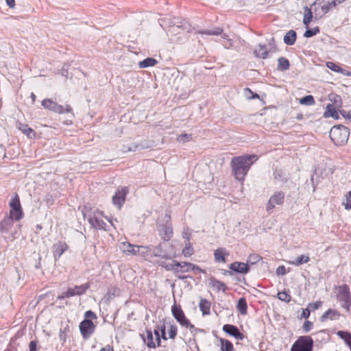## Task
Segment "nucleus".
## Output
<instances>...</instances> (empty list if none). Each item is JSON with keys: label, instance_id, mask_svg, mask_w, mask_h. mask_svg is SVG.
I'll list each match as a JSON object with an SVG mask.
<instances>
[{"label": "nucleus", "instance_id": "nucleus-42", "mask_svg": "<svg viewBox=\"0 0 351 351\" xmlns=\"http://www.w3.org/2000/svg\"><path fill=\"white\" fill-rule=\"evenodd\" d=\"M309 260V256L306 255H301L298 256L295 260L291 261L290 263L295 266H299L300 265L308 263Z\"/></svg>", "mask_w": 351, "mask_h": 351}, {"label": "nucleus", "instance_id": "nucleus-26", "mask_svg": "<svg viewBox=\"0 0 351 351\" xmlns=\"http://www.w3.org/2000/svg\"><path fill=\"white\" fill-rule=\"evenodd\" d=\"M326 66L331 71H335L336 73H341L346 76H351V72L343 69L335 62H328L326 63Z\"/></svg>", "mask_w": 351, "mask_h": 351}, {"label": "nucleus", "instance_id": "nucleus-46", "mask_svg": "<svg viewBox=\"0 0 351 351\" xmlns=\"http://www.w3.org/2000/svg\"><path fill=\"white\" fill-rule=\"evenodd\" d=\"M261 259V257L257 254H250L247 260L246 264L249 266V265H254L258 263Z\"/></svg>", "mask_w": 351, "mask_h": 351}, {"label": "nucleus", "instance_id": "nucleus-19", "mask_svg": "<svg viewBox=\"0 0 351 351\" xmlns=\"http://www.w3.org/2000/svg\"><path fill=\"white\" fill-rule=\"evenodd\" d=\"M346 0H322V10L324 14L334 9L337 5L343 3Z\"/></svg>", "mask_w": 351, "mask_h": 351}, {"label": "nucleus", "instance_id": "nucleus-18", "mask_svg": "<svg viewBox=\"0 0 351 351\" xmlns=\"http://www.w3.org/2000/svg\"><path fill=\"white\" fill-rule=\"evenodd\" d=\"M68 249V246L64 241H59L54 243L53 245V257L56 261L60 258V257L66 252Z\"/></svg>", "mask_w": 351, "mask_h": 351}, {"label": "nucleus", "instance_id": "nucleus-40", "mask_svg": "<svg viewBox=\"0 0 351 351\" xmlns=\"http://www.w3.org/2000/svg\"><path fill=\"white\" fill-rule=\"evenodd\" d=\"M237 308L241 315H245L247 313V304L244 298H241L239 300Z\"/></svg>", "mask_w": 351, "mask_h": 351}, {"label": "nucleus", "instance_id": "nucleus-45", "mask_svg": "<svg viewBox=\"0 0 351 351\" xmlns=\"http://www.w3.org/2000/svg\"><path fill=\"white\" fill-rule=\"evenodd\" d=\"M151 252L152 246L141 245L139 256L145 258L149 255H151Z\"/></svg>", "mask_w": 351, "mask_h": 351}, {"label": "nucleus", "instance_id": "nucleus-7", "mask_svg": "<svg viewBox=\"0 0 351 351\" xmlns=\"http://www.w3.org/2000/svg\"><path fill=\"white\" fill-rule=\"evenodd\" d=\"M313 340L311 336H301L292 345L291 351H313Z\"/></svg>", "mask_w": 351, "mask_h": 351}, {"label": "nucleus", "instance_id": "nucleus-59", "mask_svg": "<svg viewBox=\"0 0 351 351\" xmlns=\"http://www.w3.org/2000/svg\"><path fill=\"white\" fill-rule=\"evenodd\" d=\"M268 45L270 47V50L275 51L276 49L275 39L274 37H271L268 40Z\"/></svg>", "mask_w": 351, "mask_h": 351}, {"label": "nucleus", "instance_id": "nucleus-22", "mask_svg": "<svg viewBox=\"0 0 351 351\" xmlns=\"http://www.w3.org/2000/svg\"><path fill=\"white\" fill-rule=\"evenodd\" d=\"M151 145L149 144V143L145 141L139 143H134L130 145V147H128V149H123V153L146 149H149Z\"/></svg>", "mask_w": 351, "mask_h": 351}, {"label": "nucleus", "instance_id": "nucleus-50", "mask_svg": "<svg viewBox=\"0 0 351 351\" xmlns=\"http://www.w3.org/2000/svg\"><path fill=\"white\" fill-rule=\"evenodd\" d=\"M154 329H158V332L160 334V337L161 339L164 340H167V337L166 336V331H165V324L162 325H157L156 327Z\"/></svg>", "mask_w": 351, "mask_h": 351}, {"label": "nucleus", "instance_id": "nucleus-49", "mask_svg": "<svg viewBox=\"0 0 351 351\" xmlns=\"http://www.w3.org/2000/svg\"><path fill=\"white\" fill-rule=\"evenodd\" d=\"M278 298L279 300L289 302H290L291 297V295L286 291H281L278 293Z\"/></svg>", "mask_w": 351, "mask_h": 351}, {"label": "nucleus", "instance_id": "nucleus-39", "mask_svg": "<svg viewBox=\"0 0 351 351\" xmlns=\"http://www.w3.org/2000/svg\"><path fill=\"white\" fill-rule=\"evenodd\" d=\"M19 129L29 138H34L36 136L35 132L31 128L28 127L27 125L20 124Z\"/></svg>", "mask_w": 351, "mask_h": 351}, {"label": "nucleus", "instance_id": "nucleus-41", "mask_svg": "<svg viewBox=\"0 0 351 351\" xmlns=\"http://www.w3.org/2000/svg\"><path fill=\"white\" fill-rule=\"evenodd\" d=\"M312 18H313V14H312L311 10L309 8H308L307 6H306L304 8L303 23L306 26H308V24L311 23Z\"/></svg>", "mask_w": 351, "mask_h": 351}, {"label": "nucleus", "instance_id": "nucleus-9", "mask_svg": "<svg viewBox=\"0 0 351 351\" xmlns=\"http://www.w3.org/2000/svg\"><path fill=\"white\" fill-rule=\"evenodd\" d=\"M9 205L10 207V216L16 221L21 219L23 217V213L22 211L19 197L17 194L11 199Z\"/></svg>", "mask_w": 351, "mask_h": 351}, {"label": "nucleus", "instance_id": "nucleus-29", "mask_svg": "<svg viewBox=\"0 0 351 351\" xmlns=\"http://www.w3.org/2000/svg\"><path fill=\"white\" fill-rule=\"evenodd\" d=\"M210 302L206 299L202 298L199 301V307L203 315H210Z\"/></svg>", "mask_w": 351, "mask_h": 351}, {"label": "nucleus", "instance_id": "nucleus-48", "mask_svg": "<svg viewBox=\"0 0 351 351\" xmlns=\"http://www.w3.org/2000/svg\"><path fill=\"white\" fill-rule=\"evenodd\" d=\"M192 139V135L190 134H182L178 136L177 141L180 143L189 142Z\"/></svg>", "mask_w": 351, "mask_h": 351}, {"label": "nucleus", "instance_id": "nucleus-23", "mask_svg": "<svg viewBox=\"0 0 351 351\" xmlns=\"http://www.w3.org/2000/svg\"><path fill=\"white\" fill-rule=\"evenodd\" d=\"M209 285L212 287L216 289L217 291H222L223 293H225L228 289V287L224 282L217 280L213 276L209 278Z\"/></svg>", "mask_w": 351, "mask_h": 351}, {"label": "nucleus", "instance_id": "nucleus-54", "mask_svg": "<svg viewBox=\"0 0 351 351\" xmlns=\"http://www.w3.org/2000/svg\"><path fill=\"white\" fill-rule=\"evenodd\" d=\"M313 322H311L308 320H306L304 322V323L303 324L302 329L304 332H308L313 328Z\"/></svg>", "mask_w": 351, "mask_h": 351}, {"label": "nucleus", "instance_id": "nucleus-12", "mask_svg": "<svg viewBox=\"0 0 351 351\" xmlns=\"http://www.w3.org/2000/svg\"><path fill=\"white\" fill-rule=\"evenodd\" d=\"M79 328L83 338L88 339L95 331L96 326L92 320L84 319L80 322Z\"/></svg>", "mask_w": 351, "mask_h": 351}, {"label": "nucleus", "instance_id": "nucleus-43", "mask_svg": "<svg viewBox=\"0 0 351 351\" xmlns=\"http://www.w3.org/2000/svg\"><path fill=\"white\" fill-rule=\"evenodd\" d=\"M315 103L314 97L311 95H306L300 99V104L302 105L312 106Z\"/></svg>", "mask_w": 351, "mask_h": 351}, {"label": "nucleus", "instance_id": "nucleus-24", "mask_svg": "<svg viewBox=\"0 0 351 351\" xmlns=\"http://www.w3.org/2000/svg\"><path fill=\"white\" fill-rule=\"evenodd\" d=\"M146 336L142 335L144 343L147 345L149 348H156V345L154 341L153 332L151 329L146 328Z\"/></svg>", "mask_w": 351, "mask_h": 351}, {"label": "nucleus", "instance_id": "nucleus-13", "mask_svg": "<svg viewBox=\"0 0 351 351\" xmlns=\"http://www.w3.org/2000/svg\"><path fill=\"white\" fill-rule=\"evenodd\" d=\"M128 189L126 186L119 188L112 197V203L120 209L125 203V197L128 193Z\"/></svg>", "mask_w": 351, "mask_h": 351}, {"label": "nucleus", "instance_id": "nucleus-14", "mask_svg": "<svg viewBox=\"0 0 351 351\" xmlns=\"http://www.w3.org/2000/svg\"><path fill=\"white\" fill-rule=\"evenodd\" d=\"M285 199V193L282 191L276 192L272 196L270 197L267 205L266 210L270 212L276 206L282 205Z\"/></svg>", "mask_w": 351, "mask_h": 351}, {"label": "nucleus", "instance_id": "nucleus-11", "mask_svg": "<svg viewBox=\"0 0 351 351\" xmlns=\"http://www.w3.org/2000/svg\"><path fill=\"white\" fill-rule=\"evenodd\" d=\"M197 34H206L209 36H219L220 35L223 39L228 40L229 41V45H224V47L226 49H229L232 46V43L230 39H229V36L223 32V29L219 27H215L210 29H201L198 30Z\"/></svg>", "mask_w": 351, "mask_h": 351}, {"label": "nucleus", "instance_id": "nucleus-63", "mask_svg": "<svg viewBox=\"0 0 351 351\" xmlns=\"http://www.w3.org/2000/svg\"><path fill=\"white\" fill-rule=\"evenodd\" d=\"M244 95L247 99H249V96L253 95V92L249 88H244Z\"/></svg>", "mask_w": 351, "mask_h": 351}, {"label": "nucleus", "instance_id": "nucleus-6", "mask_svg": "<svg viewBox=\"0 0 351 351\" xmlns=\"http://www.w3.org/2000/svg\"><path fill=\"white\" fill-rule=\"evenodd\" d=\"M90 285L89 282L81 285H75L74 287H68L67 290L62 292L61 295L57 297L58 300H63L64 298H69L71 297L84 295L86 291L90 288Z\"/></svg>", "mask_w": 351, "mask_h": 351}, {"label": "nucleus", "instance_id": "nucleus-57", "mask_svg": "<svg viewBox=\"0 0 351 351\" xmlns=\"http://www.w3.org/2000/svg\"><path fill=\"white\" fill-rule=\"evenodd\" d=\"M311 314V309L308 307L306 308L302 309V312L301 314V317L307 319L309 317Z\"/></svg>", "mask_w": 351, "mask_h": 351}, {"label": "nucleus", "instance_id": "nucleus-17", "mask_svg": "<svg viewBox=\"0 0 351 351\" xmlns=\"http://www.w3.org/2000/svg\"><path fill=\"white\" fill-rule=\"evenodd\" d=\"M151 253V256L158 257L165 260L171 259V256L166 252L162 243H160L154 247H152Z\"/></svg>", "mask_w": 351, "mask_h": 351}, {"label": "nucleus", "instance_id": "nucleus-1", "mask_svg": "<svg viewBox=\"0 0 351 351\" xmlns=\"http://www.w3.org/2000/svg\"><path fill=\"white\" fill-rule=\"evenodd\" d=\"M256 160L257 156L256 155L233 157L231 160V165L235 178L239 181L243 180L251 165Z\"/></svg>", "mask_w": 351, "mask_h": 351}, {"label": "nucleus", "instance_id": "nucleus-52", "mask_svg": "<svg viewBox=\"0 0 351 351\" xmlns=\"http://www.w3.org/2000/svg\"><path fill=\"white\" fill-rule=\"evenodd\" d=\"M322 301H317L315 302L309 303L308 304L307 307L309 308L311 311H315V310L318 309L319 308H320L322 306Z\"/></svg>", "mask_w": 351, "mask_h": 351}, {"label": "nucleus", "instance_id": "nucleus-36", "mask_svg": "<svg viewBox=\"0 0 351 351\" xmlns=\"http://www.w3.org/2000/svg\"><path fill=\"white\" fill-rule=\"evenodd\" d=\"M338 337L343 339L346 344L349 346L351 350V333L348 331L339 330L337 332Z\"/></svg>", "mask_w": 351, "mask_h": 351}, {"label": "nucleus", "instance_id": "nucleus-21", "mask_svg": "<svg viewBox=\"0 0 351 351\" xmlns=\"http://www.w3.org/2000/svg\"><path fill=\"white\" fill-rule=\"evenodd\" d=\"M341 314L335 309H328L320 317L321 322H326L330 319L332 321L339 319Z\"/></svg>", "mask_w": 351, "mask_h": 351}, {"label": "nucleus", "instance_id": "nucleus-44", "mask_svg": "<svg viewBox=\"0 0 351 351\" xmlns=\"http://www.w3.org/2000/svg\"><path fill=\"white\" fill-rule=\"evenodd\" d=\"M182 254L185 257H189L193 254V249L189 241L185 243V247L182 250Z\"/></svg>", "mask_w": 351, "mask_h": 351}, {"label": "nucleus", "instance_id": "nucleus-53", "mask_svg": "<svg viewBox=\"0 0 351 351\" xmlns=\"http://www.w3.org/2000/svg\"><path fill=\"white\" fill-rule=\"evenodd\" d=\"M346 210L351 209V191L346 195V202L343 203Z\"/></svg>", "mask_w": 351, "mask_h": 351}, {"label": "nucleus", "instance_id": "nucleus-27", "mask_svg": "<svg viewBox=\"0 0 351 351\" xmlns=\"http://www.w3.org/2000/svg\"><path fill=\"white\" fill-rule=\"evenodd\" d=\"M225 255H228L224 248H218L214 252L215 261L217 263H226Z\"/></svg>", "mask_w": 351, "mask_h": 351}, {"label": "nucleus", "instance_id": "nucleus-34", "mask_svg": "<svg viewBox=\"0 0 351 351\" xmlns=\"http://www.w3.org/2000/svg\"><path fill=\"white\" fill-rule=\"evenodd\" d=\"M290 67V63L288 59L285 57H280L278 59V66L277 69L278 71H287Z\"/></svg>", "mask_w": 351, "mask_h": 351}, {"label": "nucleus", "instance_id": "nucleus-4", "mask_svg": "<svg viewBox=\"0 0 351 351\" xmlns=\"http://www.w3.org/2000/svg\"><path fill=\"white\" fill-rule=\"evenodd\" d=\"M84 217H87L88 221L93 228L98 230L106 229V223L103 220L104 213L102 211L95 210L87 216L86 214L84 213Z\"/></svg>", "mask_w": 351, "mask_h": 351}, {"label": "nucleus", "instance_id": "nucleus-37", "mask_svg": "<svg viewBox=\"0 0 351 351\" xmlns=\"http://www.w3.org/2000/svg\"><path fill=\"white\" fill-rule=\"evenodd\" d=\"M157 60L153 58H147L143 61L139 62L138 66L141 69L154 66L157 64Z\"/></svg>", "mask_w": 351, "mask_h": 351}, {"label": "nucleus", "instance_id": "nucleus-31", "mask_svg": "<svg viewBox=\"0 0 351 351\" xmlns=\"http://www.w3.org/2000/svg\"><path fill=\"white\" fill-rule=\"evenodd\" d=\"M296 37V32L294 30H289L284 36V43L287 45H293L295 43Z\"/></svg>", "mask_w": 351, "mask_h": 351}, {"label": "nucleus", "instance_id": "nucleus-28", "mask_svg": "<svg viewBox=\"0 0 351 351\" xmlns=\"http://www.w3.org/2000/svg\"><path fill=\"white\" fill-rule=\"evenodd\" d=\"M13 220H14V218L11 217V216L5 217L1 222H0V230L2 232H7L10 228L12 227L13 225Z\"/></svg>", "mask_w": 351, "mask_h": 351}, {"label": "nucleus", "instance_id": "nucleus-33", "mask_svg": "<svg viewBox=\"0 0 351 351\" xmlns=\"http://www.w3.org/2000/svg\"><path fill=\"white\" fill-rule=\"evenodd\" d=\"M221 351H234L233 344L228 339L219 338Z\"/></svg>", "mask_w": 351, "mask_h": 351}, {"label": "nucleus", "instance_id": "nucleus-30", "mask_svg": "<svg viewBox=\"0 0 351 351\" xmlns=\"http://www.w3.org/2000/svg\"><path fill=\"white\" fill-rule=\"evenodd\" d=\"M177 264H180V265H178L180 272H188L189 271H194L195 269H199L197 266L189 263L177 261Z\"/></svg>", "mask_w": 351, "mask_h": 351}, {"label": "nucleus", "instance_id": "nucleus-8", "mask_svg": "<svg viewBox=\"0 0 351 351\" xmlns=\"http://www.w3.org/2000/svg\"><path fill=\"white\" fill-rule=\"evenodd\" d=\"M42 106L45 109L51 110L56 113H71V115L73 117V114L72 112V108L69 105H66L65 106H64L58 104V103L53 101L50 99H45L43 100Z\"/></svg>", "mask_w": 351, "mask_h": 351}, {"label": "nucleus", "instance_id": "nucleus-51", "mask_svg": "<svg viewBox=\"0 0 351 351\" xmlns=\"http://www.w3.org/2000/svg\"><path fill=\"white\" fill-rule=\"evenodd\" d=\"M178 328L176 325H171L169 330V338L173 339L177 335Z\"/></svg>", "mask_w": 351, "mask_h": 351}, {"label": "nucleus", "instance_id": "nucleus-15", "mask_svg": "<svg viewBox=\"0 0 351 351\" xmlns=\"http://www.w3.org/2000/svg\"><path fill=\"white\" fill-rule=\"evenodd\" d=\"M171 313L173 317L182 326L189 324V320L186 317L180 306H178L176 304L173 305L171 307Z\"/></svg>", "mask_w": 351, "mask_h": 351}, {"label": "nucleus", "instance_id": "nucleus-2", "mask_svg": "<svg viewBox=\"0 0 351 351\" xmlns=\"http://www.w3.org/2000/svg\"><path fill=\"white\" fill-rule=\"evenodd\" d=\"M350 136L349 129L342 125H334L330 131L331 141L337 146L346 144Z\"/></svg>", "mask_w": 351, "mask_h": 351}, {"label": "nucleus", "instance_id": "nucleus-25", "mask_svg": "<svg viewBox=\"0 0 351 351\" xmlns=\"http://www.w3.org/2000/svg\"><path fill=\"white\" fill-rule=\"evenodd\" d=\"M269 51L267 49L266 45L265 44H259L257 46V48L255 49L254 53V56L257 58L266 59L267 58Z\"/></svg>", "mask_w": 351, "mask_h": 351}, {"label": "nucleus", "instance_id": "nucleus-62", "mask_svg": "<svg viewBox=\"0 0 351 351\" xmlns=\"http://www.w3.org/2000/svg\"><path fill=\"white\" fill-rule=\"evenodd\" d=\"M66 333L64 332V330H62V329H60V332H59V338L60 339V341H62L63 343L66 341Z\"/></svg>", "mask_w": 351, "mask_h": 351}, {"label": "nucleus", "instance_id": "nucleus-20", "mask_svg": "<svg viewBox=\"0 0 351 351\" xmlns=\"http://www.w3.org/2000/svg\"><path fill=\"white\" fill-rule=\"evenodd\" d=\"M229 268L233 271L243 274H245L250 271V267L247 264L237 261L231 263Z\"/></svg>", "mask_w": 351, "mask_h": 351}, {"label": "nucleus", "instance_id": "nucleus-60", "mask_svg": "<svg viewBox=\"0 0 351 351\" xmlns=\"http://www.w3.org/2000/svg\"><path fill=\"white\" fill-rule=\"evenodd\" d=\"M140 248H141V245H135L134 248L132 249V251L131 252V256H139Z\"/></svg>", "mask_w": 351, "mask_h": 351}, {"label": "nucleus", "instance_id": "nucleus-3", "mask_svg": "<svg viewBox=\"0 0 351 351\" xmlns=\"http://www.w3.org/2000/svg\"><path fill=\"white\" fill-rule=\"evenodd\" d=\"M163 222H157V230L160 238L165 241H169L173 237V228L171 223V216L169 214H165L163 218Z\"/></svg>", "mask_w": 351, "mask_h": 351}, {"label": "nucleus", "instance_id": "nucleus-32", "mask_svg": "<svg viewBox=\"0 0 351 351\" xmlns=\"http://www.w3.org/2000/svg\"><path fill=\"white\" fill-rule=\"evenodd\" d=\"M324 117L326 118L332 117L335 119H339V114L333 104H328Z\"/></svg>", "mask_w": 351, "mask_h": 351}, {"label": "nucleus", "instance_id": "nucleus-16", "mask_svg": "<svg viewBox=\"0 0 351 351\" xmlns=\"http://www.w3.org/2000/svg\"><path fill=\"white\" fill-rule=\"evenodd\" d=\"M223 330L238 340H243L245 337L244 335L241 333L239 329L234 325L225 324L223 326Z\"/></svg>", "mask_w": 351, "mask_h": 351}, {"label": "nucleus", "instance_id": "nucleus-58", "mask_svg": "<svg viewBox=\"0 0 351 351\" xmlns=\"http://www.w3.org/2000/svg\"><path fill=\"white\" fill-rule=\"evenodd\" d=\"M37 343L36 340L31 341L29 343V351H37Z\"/></svg>", "mask_w": 351, "mask_h": 351}, {"label": "nucleus", "instance_id": "nucleus-47", "mask_svg": "<svg viewBox=\"0 0 351 351\" xmlns=\"http://www.w3.org/2000/svg\"><path fill=\"white\" fill-rule=\"evenodd\" d=\"M319 32V28L318 27H315L311 29H307L304 34V36L306 38H311L315 36Z\"/></svg>", "mask_w": 351, "mask_h": 351}, {"label": "nucleus", "instance_id": "nucleus-55", "mask_svg": "<svg viewBox=\"0 0 351 351\" xmlns=\"http://www.w3.org/2000/svg\"><path fill=\"white\" fill-rule=\"evenodd\" d=\"M84 317H85V319H90V320L96 319L97 318L96 314L90 310L85 312Z\"/></svg>", "mask_w": 351, "mask_h": 351}, {"label": "nucleus", "instance_id": "nucleus-5", "mask_svg": "<svg viewBox=\"0 0 351 351\" xmlns=\"http://www.w3.org/2000/svg\"><path fill=\"white\" fill-rule=\"evenodd\" d=\"M339 291L337 295V300L339 302L341 306L349 312L351 308V293L350 288L347 285L340 286Z\"/></svg>", "mask_w": 351, "mask_h": 351}, {"label": "nucleus", "instance_id": "nucleus-64", "mask_svg": "<svg viewBox=\"0 0 351 351\" xmlns=\"http://www.w3.org/2000/svg\"><path fill=\"white\" fill-rule=\"evenodd\" d=\"M99 351H113V348L108 345L101 348Z\"/></svg>", "mask_w": 351, "mask_h": 351}, {"label": "nucleus", "instance_id": "nucleus-61", "mask_svg": "<svg viewBox=\"0 0 351 351\" xmlns=\"http://www.w3.org/2000/svg\"><path fill=\"white\" fill-rule=\"evenodd\" d=\"M277 275H285L286 274V269L285 266H279L276 269Z\"/></svg>", "mask_w": 351, "mask_h": 351}, {"label": "nucleus", "instance_id": "nucleus-56", "mask_svg": "<svg viewBox=\"0 0 351 351\" xmlns=\"http://www.w3.org/2000/svg\"><path fill=\"white\" fill-rule=\"evenodd\" d=\"M154 334L156 336V347L160 346L161 344V338L160 337V333L158 332V329H154Z\"/></svg>", "mask_w": 351, "mask_h": 351}, {"label": "nucleus", "instance_id": "nucleus-35", "mask_svg": "<svg viewBox=\"0 0 351 351\" xmlns=\"http://www.w3.org/2000/svg\"><path fill=\"white\" fill-rule=\"evenodd\" d=\"M160 265L164 267L167 271H173L175 274L180 273V271L178 269V265H180V264H177L176 261H173L172 263H166L165 262H161L160 263Z\"/></svg>", "mask_w": 351, "mask_h": 351}, {"label": "nucleus", "instance_id": "nucleus-38", "mask_svg": "<svg viewBox=\"0 0 351 351\" xmlns=\"http://www.w3.org/2000/svg\"><path fill=\"white\" fill-rule=\"evenodd\" d=\"M135 245H133L129 242H122L120 244L121 250L126 255L131 256L132 249L134 248Z\"/></svg>", "mask_w": 351, "mask_h": 351}, {"label": "nucleus", "instance_id": "nucleus-10", "mask_svg": "<svg viewBox=\"0 0 351 351\" xmlns=\"http://www.w3.org/2000/svg\"><path fill=\"white\" fill-rule=\"evenodd\" d=\"M186 24V23L184 21H181L176 17H165L160 20V25L163 29L165 28V26H168L169 27H177L178 28L187 29L185 27Z\"/></svg>", "mask_w": 351, "mask_h": 351}]
</instances>
